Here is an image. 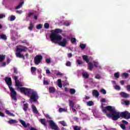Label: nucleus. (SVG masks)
<instances>
[{
    "label": "nucleus",
    "mask_w": 130,
    "mask_h": 130,
    "mask_svg": "<svg viewBox=\"0 0 130 130\" xmlns=\"http://www.w3.org/2000/svg\"><path fill=\"white\" fill-rule=\"evenodd\" d=\"M103 103L101 104V108L103 113L106 114V116L109 118H111L114 121H116L119 118H125V119H130V113L127 111H125L120 113L116 111L115 107L111 106L104 107Z\"/></svg>",
    "instance_id": "f257e3e1"
},
{
    "label": "nucleus",
    "mask_w": 130,
    "mask_h": 130,
    "mask_svg": "<svg viewBox=\"0 0 130 130\" xmlns=\"http://www.w3.org/2000/svg\"><path fill=\"white\" fill-rule=\"evenodd\" d=\"M21 93H23L24 95H26L28 97H30L29 102L30 103H36L37 104H39L38 102V99H39V96L37 91H35L34 89L31 88H27L25 87H21L19 88Z\"/></svg>",
    "instance_id": "f03ea898"
},
{
    "label": "nucleus",
    "mask_w": 130,
    "mask_h": 130,
    "mask_svg": "<svg viewBox=\"0 0 130 130\" xmlns=\"http://www.w3.org/2000/svg\"><path fill=\"white\" fill-rule=\"evenodd\" d=\"M50 38L51 41L53 43H58L60 46L64 47L66 46L67 44L68 43V41L67 39H63L61 36L59 35L58 33H51L50 35ZM62 39V41H61Z\"/></svg>",
    "instance_id": "7ed1b4c3"
},
{
    "label": "nucleus",
    "mask_w": 130,
    "mask_h": 130,
    "mask_svg": "<svg viewBox=\"0 0 130 130\" xmlns=\"http://www.w3.org/2000/svg\"><path fill=\"white\" fill-rule=\"evenodd\" d=\"M5 81L10 90V95H11L12 99H13V100H14L15 101H17V92L15 91V89L11 87L12 78H11V77H6L5 79Z\"/></svg>",
    "instance_id": "20e7f679"
},
{
    "label": "nucleus",
    "mask_w": 130,
    "mask_h": 130,
    "mask_svg": "<svg viewBox=\"0 0 130 130\" xmlns=\"http://www.w3.org/2000/svg\"><path fill=\"white\" fill-rule=\"evenodd\" d=\"M26 49H27L26 47H23L22 48H17L16 49V52L15 53L16 57L19 58H25V56L24 55L21 54V52H26Z\"/></svg>",
    "instance_id": "39448f33"
},
{
    "label": "nucleus",
    "mask_w": 130,
    "mask_h": 130,
    "mask_svg": "<svg viewBox=\"0 0 130 130\" xmlns=\"http://www.w3.org/2000/svg\"><path fill=\"white\" fill-rule=\"evenodd\" d=\"M69 101L70 110L72 111V112H73V113H75V114H77V110L75 109V102L71 100H69Z\"/></svg>",
    "instance_id": "423d86ee"
},
{
    "label": "nucleus",
    "mask_w": 130,
    "mask_h": 130,
    "mask_svg": "<svg viewBox=\"0 0 130 130\" xmlns=\"http://www.w3.org/2000/svg\"><path fill=\"white\" fill-rule=\"evenodd\" d=\"M42 58H43L42 55H37L35 57V59H34V62L35 64H36L37 66L39 64L40 62H41V60H42Z\"/></svg>",
    "instance_id": "0eeeda50"
},
{
    "label": "nucleus",
    "mask_w": 130,
    "mask_h": 130,
    "mask_svg": "<svg viewBox=\"0 0 130 130\" xmlns=\"http://www.w3.org/2000/svg\"><path fill=\"white\" fill-rule=\"evenodd\" d=\"M48 122L52 129H54V130L58 129V126H57V125L55 124V123H54V122L52 120H50L49 121H48Z\"/></svg>",
    "instance_id": "6e6552de"
},
{
    "label": "nucleus",
    "mask_w": 130,
    "mask_h": 130,
    "mask_svg": "<svg viewBox=\"0 0 130 130\" xmlns=\"http://www.w3.org/2000/svg\"><path fill=\"white\" fill-rule=\"evenodd\" d=\"M11 39L12 40H13V41H15L16 39H18L19 37H20V35L18 33H12L11 34Z\"/></svg>",
    "instance_id": "1a4fd4ad"
},
{
    "label": "nucleus",
    "mask_w": 130,
    "mask_h": 130,
    "mask_svg": "<svg viewBox=\"0 0 130 130\" xmlns=\"http://www.w3.org/2000/svg\"><path fill=\"white\" fill-rule=\"evenodd\" d=\"M20 122L21 123L22 125H23V127H24L25 128L26 127H27L28 126H30V123H27L26 124V122L23 120H19Z\"/></svg>",
    "instance_id": "9d476101"
},
{
    "label": "nucleus",
    "mask_w": 130,
    "mask_h": 130,
    "mask_svg": "<svg viewBox=\"0 0 130 130\" xmlns=\"http://www.w3.org/2000/svg\"><path fill=\"white\" fill-rule=\"evenodd\" d=\"M39 121L43 125H44V126H46V127H47V124L46 123V119L41 118L39 119Z\"/></svg>",
    "instance_id": "9b49d317"
},
{
    "label": "nucleus",
    "mask_w": 130,
    "mask_h": 130,
    "mask_svg": "<svg viewBox=\"0 0 130 130\" xmlns=\"http://www.w3.org/2000/svg\"><path fill=\"white\" fill-rule=\"evenodd\" d=\"M120 95L121 96V97H123V98H129V94H128V93H126L124 92H120Z\"/></svg>",
    "instance_id": "f8f14e48"
},
{
    "label": "nucleus",
    "mask_w": 130,
    "mask_h": 130,
    "mask_svg": "<svg viewBox=\"0 0 130 130\" xmlns=\"http://www.w3.org/2000/svg\"><path fill=\"white\" fill-rule=\"evenodd\" d=\"M51 33H62V30L59 28H56L55 30H50Z\"/></svg>",
    "instance_id": "ddd939ff"
},
{
    "label": "nucleus",
    "mask_w": 130,
    "mask_h": 130,
    "mask_svg": "<svg viewBox=\"0 0 130 130\" xmlns=\"http://www.w3.org/2000/svg\"><path fill=\"white\" fill-rule=\"evenodd\" d=\"M82 57L83 60H85V61H86L87 63L89 62V60H90V59H92V57H89L88 58V56L87 55H83L82 56Z\"/></svg>",
    "instance_id": "4468645a"
},
{
    "label": "nucleus",
    "mask_w": 130,
    "mask_h": 130,
    "mask_svg": "<svg viewBox=\"0 0 130 130\" xmlns=\"http://www.w3.org/2000/svg\"><path fill=\"white\" fill-rule=\"evenodd\" d=\"M28 106H29V104H28V103H25V104H23L22 109L25 112H26L27 111V110H28V109L29 108Z\"/></svg>",
    "instance_id": "2eb2a0df"
},
{
    "label": "nucleus",
    "mask_w": 130,
    "mask_h": 130,
    "mask_svg": "<svg viewBox=\"0 0 130 130\" xmlns=\"http://www.w3.org/2000/svg\"><path fill=\"white\" fill-rule=\"evenodd\" d=\"M24 1L22 0V1H21L19 3V4L16 7H15V10H19V9H21V8H22V6H23V5H24Z\"/></svg>",
    "instance_id": "dca6fc26"
},
{
    "label": "nucleus",
    "mask_w": 130,
    "mask_h": 130,
    "mask_svg": "<svg viewBox=\"0 0 130 130\" xmlns=\"http://www.w3.org/2000/svg\"><path fill=\"white\" fill-rule=\"evenodd\" d=\"M31 108L34 113L35 114H38V110H37V108H36V107L34 105H31Z\"/></svg>",
    "instance_id": "f3484780"
},
{
    "label": "nucleus",
    "mask_w": 130,
    "mask_h": 130,
    "mask_svg": "<svg viewBox=\"0 0 130 130\" xmlns=\"http://www.w3.org/2000/svg\"><path fill=\"white\" fill-rule=\"evenodd\" d=\"M92 112L93 113V116H94L95 117H99V116H98V114L99 113L98 110L96 109H93L92 110Z\"/></svg>",
    "instance_id": "a211bd4d"
},
{
    "label": "nucleus",
    "mask_w": 130,
    "mask_h": 130,
    "mask_svg": "<svg viewBox=\"0 0 130 130\" xmlns=\"http://www.w3.org/2000/svg\"><path fill=\"white\" fill-rule=\"evenodd\" d=\"M87 63H88V70L89 71H92V70H93L94 68V65L93 64V63L91 62H88Z\"/></svg>",
    "instance_id": "6ab92c4d"
},
{
    "label": "nucleus",
    "mask_w": 130,
    "mask_h": 130,
    "mask_svg": "<svg viewBox=\"0 0 130 130\" xmlns=\"http://www.w3.org/2000/svg\"><path fill=\"white\" fill-rule=\"evenodd\" d=\"M9 124H14V123H18V121L15 119H11L8 121Z\"/></svg>",
    "instance_id": "aec40b11"
},
{
    "label": "nucleus",
    "mask_w": 130,
    "mask_h": 130,
    "mask_svg": "<svg viewBox=\"0 0 130 130\" xmlns=\"http://www.w3.org/2000/svg\"><path fill=\"white\" fill-rule=\"evenodd\" d=\"M92 94L93 96H95V97H99V95H100V94H99V92H98L97 91V90H93L92 91Z\"/></svg>",
    "instance_id": "412c9836"
},
{
    "label": "nucleus",
    "mask_w": 130,
    "mask_h": 130,
    "mask_svg": "<svg viewBox=\"0 0 130 130\" xmlns=\"http://www.w3.org/2000/svg\"><path fill=\"white\" fill-rule=\"evenodd\" d=\"M71 42L72 43V44H75V45H77V39H76V38H71Z\"/></svg>",
    "instance_id": "4be33fe9"
},
{
    "label": "nucleus",
    "mask_w": 130,
    "mask_h": 130,
    "mask_svg": "<svg viewBox=\"0 0 130 130\" xmlns=\"http://www.w3.org/2000/svg\"><path fill=\"white\" fill-rule=\"evenodd\" d=\"M49 91L50 93H54L55 92V88L53 87H50L49 88Z\"/></svg>",
    "instance_id": "5701e85b"
},
{
    "label": "nucleus",
    "mask_w": 130,
    "mask_h": 130,
    "mask_svg": "<svg viewBox=\"0 0 130 130\" xmlns=\"http://www.w3.org/2000/svg\"><path fill=\"white\" fill-rule=\"evenodd\" d=\"M93 66L95 67V68H99V69H101V66H99L98 62L94 61Z\"/></svg>",
    "instance_id": "b1692460"
},
{
    "label": "nucleus",
    "mask_w": 130,
    "mask_h": 130,
    "mask_svg": "<svg viewBox=\"0 0 130 130\" xmlns=\"http://www.w3.org/2000/svg\"><path fill=\"white\" fill-rule=\"evenodd\" d=\"M82 75L84 79H88L89 78V74H86L85 72H82Z\"/></svg>",
    "instance_id": "393cba45"
},
{
    "label": "nucleus",
    "mask_w": 130,
    "mask_h": 130,
    "mask_svg": "<svg viewBox=\"0 0 130 130\" xmlns=\"http://www.w3.org/2000/svg\"><path fill=\"white\" fill-rule=\"evenodd\" d=\"M122 78L124 77L125 79H127V77H129V75L128 73H124L121 75Z\"/></svg>",
    "instance_id": "a878e982"
},
{
    "label": "nucleus",
    "mask_w": 130,
    "mask_h": 130,
    "mask_svg": "<svg viewBox=\"0 0 130 130\" xmlns=\"http://www.w3.org/2000/svg\"><path fill=\"white\" fill-rule=\"evenodd\" d=\"M15 85L16 86V87H22V86H23V85H22V83L19 82V81L15 82Z\"/></svg>",
    "instance_id": "bb28decb"
},
{
    "label": "nucleus",
    "mask_w": 130,
    "mask_h": 130,
    "mask_svg": "<svg viewBox=\"0 0 130 130\" xmlns=\"http://www.w3.org/2000/svg\"><path fill=\"white\" fill-rule=\"evenodd\" d=\"M59 123L60 124H61L63 126H68V124H67V123L64 121H61L59 122Z\"/></svg>",
    "instance_id": "cd10ccee"
},
{
    "label": "nucleus",
    "mask_w": 130,
    "mask_h": 130,
    "mask_svg": "<svg viewBox=\"0 0 130 130\" xmlns=\"http://www.w3.org/2000/svg\"><path fill=\"white\" fill-rule=\"evenodd\" d=\"M36 68L35 67H32L31 68V74H32V75H35V72H36Z\"/></svg>",
    "instance_id": "c85d7f7f"
},
{
    "label": "nucleus",
    "mask_w": 130,
    "mask_h": 130,
    "mask_svg": "<svg viewBox=\"0 0 130 130\" xmlns=\"http://www.w3.org/2000/svg\"><path fill=\"white\" fill-rule=\"evenodd\" d=\"M59 112L61 113V112H66L68 111L67 109H63L62 108H59L58 110Z\"/></svg>",
    "instance_id": "c756f323"
},
{
    "label": "nucleus",
    "mask_w": 130,
    "mask_h": 130,
    "mask_svg": "<svg viewBox=\"0 0 130 130\" xmlns=\"http://www.w3.org/2000/svg\"><path fill=\"white\" fill-rule=\"evenodd\" d=\"M0 39H3V40H7V36L5 35H0Z\"/></svg>",
    "instance_id": "7c9ffc66"
},
{
    "label": "nucleus",
    "mask_w": 130,
    "mask_h": 130,
    "mask_svg": "<svg viewBox=\"0 0 130 130\" xmlns=\"http://www.w3.org/2000/svg\"><path fill=\"white\" fill-rule=\"evenodd\" d=\"M33 28H34V25H33V23H32V22H30L29 26L28 27V30L32 31V30H33Z\"/></svg>",
    "instance_id": "2f4dec72"
},
{
    "label": "nucleus",
    "mask_w": 130,
    "mask_h": 130,
    "mask_svg": "<svg viewBox=\"0 0 130 130\" xmlns=\"http://www.w3.org/2000/svg\"><path fill=\"white\" fill-rule=\"evenodd\" d=\"M79 46H80L81 49H82V50H83V49H85V48H86V44H80Z\"/></svg>",
    "instance_id": "473e14b6"
},
{
    "label": "nucleus",
    "mask_w": 130,
    "mask_h": 130,
    "mask_svg": "<svg viewBox=\"0 0 130 130\" xmlns=\"http://www.w3.org/2000/svg\"><path fill=\"white\" fill-rule=\"evenodd\" d=\"M21 43H25V44H26V45H27V46H29V45H30L29 42H28V41H27V40H24L23 41H21Z\"/></svg>",
    "instance_id": "72a5a7b5"
},
{
    "label": "nucleus",
    "mask_w": 130,
    "mask_h": 130,
    "mask_svg": "<svg viewBox=\"0 0 130 130\" xmlns=\"http://www.w3.org/2000/svg\"><path fill=\"white\" fill-rule=\"evenodd\" d=\"M6 59V56L4 55H0V61H4Z\"/></svg>",
    "instance_id": "f704fd0d"
},
{
    "label": "nucleus",
    "mask_w": 130,
    "mask_h": 130,
    "mask_svg": "<svg viewBox=\"0 0 130 130\" xmlns=\"http://www.w3.org/2000/svg\"><path fill=\"white\" fill-rule=\"evenodd\" d=\"M70 93L72 95L75 94V93H76V89L74 88H71L70 89Z\"/></svg>",
    "instance_id": "c9c22d12"
},
{
    "label": "nucleus",
    "mask_w": 130,
    "mask_h": 130,
    "mask_svg": "<svg viewBox=\"0 0 130 130\" xmlns=\"http://www.w3.org/2000/svg\"><path fill=\"white\" fill-rule=\"evenodd\" d=\"M45 61L47 63L49 64V63L51 62V58H50V57L47 58Z\"/></svg>",
    "instance_id": "e433bc0d"
},
{
    "label": "nucleus",
    "mask_w": 130,
    "mask_h": 130,
    "mask_svg": "<svg viewBox=\"0 0 130 130\" xmlns=\"http://www.w3.org/2000/svg\"><path fill=\"white\" fill-rule=\"evenodd\" d=\"M120 127L122 128V129L123 130H128L129 129H127V128L125 127V125L123 124H120Z\"/></svg>",
    "instance_id": "4c0bfd02"
},
{
    "label": "nucleus",
    "mask_w": 130,
    "mask_h": 130,
    "mask_svg": "<svg viewBox=\"0 0 130 130\" xmlns=\"http://www.w3.org/2000/svg\"><path fill=\"white\" fill-rule=\"evenodd\" d=\"M87 106H93V105H94V103L93 101H89L87 102Z\"/></svg>",
    "instance_id": "58836bf2"
},
{
    "label": "nucleus",
    "mask_w": 130,
    "mask_h": 130,
    "mask_svg": "<svg viewBox=\"0 0 130 130\" xmlns=\"http://www.w3.org/2000/svg\"><path fill=\"white\" fill-rule=\"evenodd\" d=\"M44 27L45 29H49V23H45L44 25Z\"/></svg>",
    "instance_id": "ea45409f"
},
{
    "label": "nucleus",
    "mask_w": 130,
    "mask_h": 130,
    "mask_svg": "<svg viewBox=\"0 0 130 130\" xmlns=\"http://www.w3.org/2000/svg\"><path fill=\"white\" fill-rule=\"evenodd\" d=\"M15 20H16V16H15V15H11L10 17V21L13 22V21H15Z\"/></svg>",
    "instance_id": "a19ab883"
},
{
    "label": "nucleus",
    "mask_w": 130,
    "mask_h": 130,
    "mask_svg": "<svg viewBox=\"0 0 130 130\" xmlns=\"http://www.w3.org/2000/svg\"><path fill=\"white\" fill-rule=\"evenodd\" d=\"M13 70H14V74L15 75H18V73L19 72H18V69H17V68L14 67Z\"/></svg>",
    "instance_id": "79ce46f5"
},
{
    "label": "nucleus",
    "mask_w": 130,
    "mask_h": 130,
    "mask_svg": "<svg viewBox=\"0 0 130 130\" xmlns=\"http://www.w3.org/2000/svg\"><path fill=\"white\" fill-rule=\"evenodd\" d=\"M115 78H116L117 79H118L119 78V72L115 73L114 75Z\"/></svg>",
    "instance_id": "37998d69"
},
{
    "label": "nucleus",
    "mask_w": 130,
    "mask_h": 130,
    "mask_svg": "<svg viewBox=\"0 0 130 130\" xmlns=\"http://www.w3.org/2000/svg\"><path fill=\"white\" fill-rule=\"evenodd\" d=\"M63 25L64 26H67L68 27V26H70V25H71V22H70L69 21H66L63 23Z\"/></svg>",
    "instance_id": "c03bdc74"
},
{
    "label": "nucleus",
    "mask_w": 130,
    "mask_h": 130,
    "mask_svg": "<svg viewBox=\"0 0 130 130\" xmlns=\"http://www.w3.org/2000/svg\"><path fill=\"white\" fill-rule=\"evenodd\" d=\"M43 26V25L42 24H39L38 25H37V29H38L39 30L40 29H42V26Z\"/></svg>",
    "instance_id": "a18cd8bd"
},
{
    "label": "nucleus",
    "mask_w": 130,
    "mask_h": 130,
    "mask_svg": "<svg viewBox=\"0 0 130 130\" xmlns=\"http://www.w3.org/2000/svg\"><path fill=\"white\" fill-rule=\"evenodd\" d=\"M100 92H101V93H102L104 95H105V94H106V90L105 89H103V88L101 89Z\"/></svg>",
    "instance_id": "49530a36"
},
{
    "label": "nucleus",
    "mask_w": 130,
    "mask_h": 130,
    "mask_svg": "<svg viewBox=\"0 0 130 130\" xmlns=\"http://www.w3.org/2000/svg\"><path fill=\"white\" fill-rule=\"evenodd\" d=\"M76 62L77 63H78V64H83V61L80 60V59H77L76 60Z\"/></svg>",
    "instance_id": "de8ad7c7"
},
{
    "label": "nucleus",
    "mask_w": 130,
    "mask_h": 130,
    "mask_svg": "<svg viewBox=\"0 0 130 130\" xmlns=\"http://www.w3.org/2000/svg\"><path fill=\"white\" fill-rule=\"evenodd\" d=\"M114 89H115V90H117V91H119V90H120V86H119V85H116L115 86H114Z\"/></svg>",
    "instance_id": "09e8293b"
},
{
    "label": "nucleus",
    "mask_w": 130,
    "mask_h": 130,
    "mask_svg": "<svg viewBox=\"0 0 130 130\" xmlns=\"http://www.w3.org/2000/svg\"><path fill=\"white\" fill-rule=\"evenodd\" d=\"M43 84L44 85H46V86L49 85V82H48V81L44 80L43 81Z\"/></svg>",
    "instance_id": "8fccbe9b"
},
{
    "label": "nucleus",
    "mask_w": 130,
    "mask_h": 130,
    "mask_svg": "<svg viewBox=\"0 0 130 130\" xmlns=\"http://www.w3.org/2000/svg\"><path fill=\"white\" fill-rule=\"evenodd\" d=\"M121 122H122V124H126V125H127V124H128V122L124 120H123L121 121Z\"/></svg>",
    "instance_id": "3c124183"
},
{
    "label": "nucleus",
    "mask_w": 130,
    "mask_h": 130,
    "mask_svg": "<svg viewBox=\"0 0 130 130\" xmlns=\"http://www.w3.org/2000/svg\"><path fill=\"white\" fill-rule=\"evenodd\" d=\"M72 65V64L71 63V61H67L66 63V66L67 67H71V66Z\"/></svg>",
    "instance_id": "603ef678"
},
{
    "label": "nucleus",
    "mask_w": 130,
    "mask_h": 130,
    "mask_svg": "<svg viewBox=\"0 0 130 130\" xmlns=\"http://www.w3.org/2000/svg\"><path fill=\"white\" fill-rule=\"evenodd\" d=\"M74 130H81V127H79V126H75L74 127Z\"/></svg>",
    "instance_id": "864d4df0"
},
{
    "label": "nucleus",
    "mask_w": 130,
    "mask_h": 130,
    "mask_svg": "<svg viewBox=\"0 0 130 130\" xmlns=\"http://www.w3.org/2000/svg\"><path fill=\"white\" fill-rule=\"evenodd\" d=\"M44 116H45L46 118H49V119H51V117H49V115H48V114H44Z\"/></svg>",
    "instance_id": "5fc2aeb1"
},
{
    "label": "nucleus",
    "mask_w": 130,
    "mask_h": 130,
    "mask_svg": "<svg viewBox=\"0 0 130 130\" xmlns=\"http://www.w3.org/2000/svg\"><path fill=\"white\" fill-rule=\"evenodd\" d=\"M16 13L18 14L19 15H21V14H22L23 13V11H22V10H17L16 11Z\"/></svg>",
    "instance_id": "6e6d98bb"
},
{
    "label": "nucleus",
    "mask_w": 130,
    "mask_h": 130,
    "mask_svg": "<svg viewBox=\"0 0 130 130\" xmlns=\"http://www.w3.org/2000/svg\"><path fill=\"white\" fill-rule=\"evenodd\" d=\"M95 79H98V80L101 79V77L99 75V74L96 75L95 76Z\"/></svg>",
    "instance_id": "4d7b16f0"
},
{
    "label": "nucleus",
    "mask_w": 130,
    "mask_h": 130,
    "mask_svg": "<svg viewBox=\"0 0 130 130\" xmlns=\"http://www.w3.org/2000/svg\"><path fill=\"white\" fill-rule=\"evenodd\" d=\"M6 17V15L4 14H0V19H3V18H5Z\"/></svg>",
    "instance_id": "13d9d810"
},
{
    "label": "nucleus",
    "mask_w": 130,
    "mask_h": 130,
    "mask_svg": "<svg viewBox=\"0 0 130 130\" xmlns=\"http://www.w3.org/2000/svg\"><path fill=\"white\" fill-rule=\"evenodd\" d=\"M46 74L47 75H50V74H51L50 71L49 70H48V69L46 70Z\"/></svg>",
    "instance_id": "bf43d9fd"
},
{
    "label": "nucleus",
    "mask_w": 130,
    "mask_h": 130,
    "mask_svg": "<svg viewBox=\"0 0 130 130\" xmlns=\"http://www.w3.org/2000/svg\"><path fill=\"white\" fill-rule=\"evenodd\" d=\"M5 113H6V114H8V115H10V114H11V112L8 110H6L5 111Z\"/></svg>",
    "instance_id": "052dcab7"
},
{
    "label": "nucleus",
    "mask_w": 130,
    "mask_h": 130,
    "mask_svg": "<svg viewBox=\"0 0 130 130\" xmlns=\"http://www.w3.org/2000/svg\"><path fill=\"white\" fill-rule=\"evenodd\" d=\"M126 89L128 91V92H130V85L126 86Z\"/></svg>",
    "instance_id": "680f3d73"
},
{
    "label": "nucleus",
    "mask_w": 130,
    "mask_h": 130,
    "mask_svg": "<svg viewBox=\"0 0 130 130\" xmlns=\"http://www.w3.org/2000/svg\"><path fill=\"white\" fill-rule=\"evenodd\" d=\"M101 102L102 103H104V102H106V100L105 99H102L101 100Z\"/></svg>",
    "instance_id": "e2e57ef3"
},
{
    "label": "nucleus",
    "mask_w": 130,
    "mask_h": 130,
    "mask_svg": "<svg viewBox=\"0 0 130 130\" xmlns=\"http://www.w3.org/2000/svg\"><path fill=\"white\" fill-rule=\"evenodd\" d=\"M72 56H73V55L72 54V53H69L68 54V57L69 58H71V57H72Z\"/></svg>",
    "instance_id": "0e129e2a"
},
{
    "label": "nucleus",
    "mask_w": 130,
    "mask_h": 130,
    "mask_svg": "<svg viewBox=\"0 0 130 130\" xmlns=\"http://www.w3.org/2000/svg\"><path fill=\"white\" fill-rule=\"evenodd\" d=\"M33 14L34 13L32 12H30V13H28V18H30V17H31V16H32V15H33Z\"/></svg>",
    "instance_id": "69168bd1"
},
{
    "label": "nucleus",
    "mask_w": 130,
    "mask_h": 130,
    "mask_svg": "<svg viewBox=\"0 0 130 130\" xmlns=\"http://www.w3.org/2000/svg\"><path fill=\"white\" fill-rule=\"evenodd\" d=\"M18 78H19L18 76H14V80L15 82H17L18 81Z\"/></svg>",
    "instance_id": "338daca9"
},
{
    "label": "nucleus",
    "mask_w": 130,
    "mask_h": 130,
    "mask_svg": "<svg viewBox=\"0 0 130 130\" xmlns=\"http://www.w3.org/2000/svg\"><path fill=\"white\" fill-rule=\"evenodd\" d=\"M125 104L126 106H127V105H129V102L128 101H126V102H125Z\"/></svg>",
    "instance_id": "774afa93"
}]
</instances>
